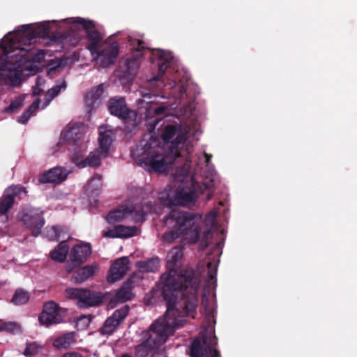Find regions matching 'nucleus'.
<instances>
[{
    "label": "nucleus",
    "mask_w": 357,
    "mask_h": 357,
    "mask_svg": "<svg viewBox=\"0 0 357 357\" xmlns=\"http://www.w3.org/2000/svg\"><path fill=\"white\" fill-rule=\"evenodd\" d=\"M181 248H172L167 255L169 271L160 277L159 287L167 307L179 310L181 313L191 314L195 318L198 305V290L200 279L192 268L178 271L176 264L183 257Z\"/></svg>",
    "instance_id": "1"
},
{
    "label": "nucleus",
    "mask_w": 357,
    "mask_h": 357,
    "mask_svg": "<svg viewBox=\"0 0 357 357\" xmlns=\"http://www.w3.org/2000/svg\"><path fill=\"white\" fill-rule=\"evenodd\" d=\"M189 314L167 307L162 317L158 318L147 331L142 333V342L135 347L136 357H146L153 349L164 344L174 331L185 323V317Z\"/></svg>",
    "instance_id": "2"
},
{
    "label": "nucleus",
    "mask_w": 357,
    "mask_h": 357,
    "mask_svg": "<svg viewBox=\"0 0 357 357\" xmlns=\"http://www.w3.org/2000/svg\"><path fill=\"white\" fill-rule=\"evenodd\" d=\"M202 215L199 213L172 210L166 217L165 223L172 229L163 234L165 241L172 243L181 235L191 243L200 238Z\"/></svg>",
    "instance_id": "3"
},
{
    "label": "nucleus",
    "mask_w": 357,
    "mask_h": 357,
    "mask_svg": "<svg viewBox=\"0 0 357 357\" xmlns=\"http://www.w3.org/2000/svg\"><path fill=\"white\" fill-rule=\"evenodd\" d=\"M160 142L157 137L151 136L143 146L140 160L144 164L149 172L164 173L167 171L168 166L174 163L180 153L170 152L163 154L159 146Z\"/></svg>",
    "instance_id": "4"
},
{
    "label": "nucleus",
    "mask_w": 357,
    "mask_h": 357,
    "mask_svg": "<svg viewBox=\"0 0 357 357\" xmlns=\"http://www.w3.org/2000/svg\"><path fill=\"white\" fill-rule=\"evenodd\" d=\"M206 188L204 184L197 182L193 176H190L189 180L181 184L172 197L169 196L165 204L169 206H184L192 204L197 199V193L202 192Z\"/></svg>",
    "instance_id": "5"
},
{
    "label": "nucleus",
    "mask_w": 357,
    "mask_h": 357,
    "mask_svg": "<svg viewBox=\"0 0 357 357\" xmlns=\"http://www.w3.org/2000/svg\"><path fill=\"white\" fill-rule=\"evenodd\" d=\"M16 41L10 40L9 45L3 47V52L7 59L15 57V62L18 67H21L28 62L40 63L45 58V53L42 50H37L30 47V45H25L26 47H20L15 46Z\"/></svg>",
    "instance_id": "6"
},
{
    "label": "nucleus",
    "mask_w": 357,
    "mask_h": 357,
    "mask_svg": "<svg viewBox=\"0 0 357 357\" xmlns=\"http://www.w3.org/2000/svg\"><path fill=\"white\" fill-rule=\"evenodd\" d=\"M66 295L70 299L77 300L79 308H87L99 305L102 302V295L86 289L70 288L66 290Z\"/></svg>",
    "instance_id": "7"
},
{
    "label": "nucleus",
    "mask_w": 357,
    "mask_h": 357,
    "mask_svg": "<svg viewBox=\"0 0 357 357\" xmlns=\"http://www.w3.org/2000/svg\"><path fill=\"white\" fill-rule=\"evenodd\" d=\"M108 109L112 115L123 120L125 123L132 127L137 126V113L128 108L123 98H111L108 101Z\"/></svg>",
    "instance_id": "8"
},
{
    "label": "nucleus",
    "mask_w": 357,
    "mask_h": 357,
    "mask_svg": "<svg viewBox=\"0 0 357 357\" xmlns=\"http://www.w3.org/2000/svg\"><path fill=\"white\" fill-rule=\"evenodd\" d=\"M17 39L24 45H31L36 38H45L50 33L49 26L45 24L22 25L17 31Z\"/></svg>",
    "instance_id": "9"
},
{
    "label": "nucleus",
    "mask_w": 357,
    "mask_h": 357,
    "mask_svg": "<svg viewBox=\"0 0 357 357\" xmlns=\"http://www.w3.org/2000/svg\"><path fill=\"white\" fill-rule=\"evenodd\" d=\"M128 42L132 47L130 54L126 60V66L128 74L132 75L139 67V59L144 56L146 47L145 43L141 40L128 37Z\"/></svg>",
    "instance_id": "10"
},
{
    "label": "nucleus",
    "mask_w": 357,
    "mask_h": 357,
    "mask_svg": "<svg viewBox=\"0 0 357 357\" xmlns=\"http://www.w3.org/2000/svg\"><path fill=\"white\" fill-rule=\"evenodd\" d=\"M73 24L75 26H80L86 31L88 40L87 49L90 51L92 56H95V52L100 48V43L102 40V37L100 33L96 29L94 22L91 20L79 18L75 21Z\"/></svg>",
    "instance_id": "11"
},
{
    "label": "nucleus",
    "mask_w": 357,
    "mask_h": 357,
    "mask_svg": "<svg viewBox=\"0 0 357 357\" xmlns=\"http://www.w3.org/2000/svg\"><path fill=\"white\" fill-rule=\"evenodd\" d=\"M162 139L165 143H171L170 152L180 153L179 146L184 144L187 137L178 124H169L166 126L162 134Z\"/></svg>",
    "instance_id": "12"
},
{
    "label": "nucleus",
    "mask_w": 357,
    "mask_h": 357,
    "mask_svg": "<svg viewBox=\"0 0 357 357\" xmlns=\"http://www.w3.org/2000/svg\"><path fill=\"white\" fill-rule=\"evenodd\" d=\"M43 212L39 208H30L24 213L22 220L26 227L31 230V235L37 237L41 233L45 224Z\"/></svg>",
    "instance_id": "13"
},
{
    "label": "nucleus",
    "mask_w": 357,
    "mask_h": 357,
    "mask_svg": "<svg viewBox=\"0 0 357 357\" xmlns=\"http://www.w3.org/2000/svg\"><path fill=\"white\" fill-rule=\"evenodd\" d=\"M38 320L40 324L46 326L60 323L62 321L61 307L54 301L45 303Z\"/></svg>",
    "instance_id": "14"
},
{
    "label": "nucleus",
    "mask_w": 357,
    "mask_h": 357,
    "mask_svg": "<svg viewBox=\"0 0 357 357\" xmlns=\"http://www.w3.org/2000/svg\"><path fill=\"white\" fill-rule=\"evenodd\" d=\"M119 45L116 43H113L109 45H105L100 47L97 52H95V56L99 66L101 68H107L115 62L116 57L119 55Z\"/></svg>",
    "instance_id": "15"
},
{
    "label": "nucleus",
    "mask_w": 357,
    "mask_h": 357,
    "mask_svg": "<svg viewBox=\"0 0 357 357\" xmlns=\"http://www.w3.org/2000/svg\"><path fill=\"white\" fill-rule=\"evenodd\" d=\"M129 307L124 305L120 309L116 310L112 316L108 317L103 326L100 328V333L102 335H112L125 319L129 312Z\"/></svg>",
    "instance_id": "16"
},
{
    "label": "nucleus",
    "mask_w": 357,
    "mask_h": 357,
    "mask_svg": "<svg viewBox=\"0 0 357 357\" xmlns=\"http://www.w3.org/2000/svg\"><path fill=\"white\" fill-rule=\"evenodd\" d=\"M91 246L89 243H82L73 246L70 254V259L73 266L70 267V265H69L68 271H71L74 267L85 262L88 257L91 254Z\"/></svg>",
    "instance_id": "17"
},
{
    "label": "nucleus",
    "mask_w": 357,
    "mask_h": 357,
    "mask_svg": "<svg viewBox=\"0 0 357 357\" xmlns=\"http://www.w3.org/2000/svg\"><path fill=\"white\" fill-rule=\"evenodd\" d=\"M69 172L64 167H56L43 172L39 177L40 183L60 184L65 181Z\"/></svg>",
    "instance_id": "18"
},
{
    "label": "nucleus",
    "mask_w": 357,
    "mask_h": 357,
    "mask_svg": "<svg viewBox=\"0 0 357 357\" xmlns=\"http://www.w3.org/2000/svg\"><path fill=\"white\" fill-rule=\"evenodd\" d=\"M129 259L126 257L116 259L111 265L109 275L107 280L109 282H115L120 280L129 270Z\"/></svg>",
    "instance_id": "19"
},
{
    "label": "nucleus",
    "mask_w": 357,
    "mask_h": 357,
    "mask_svg": "<svg viewBox=\"0 0 357 357\" xmlns=\"http://www.w3.org/2000/svg\"><path fill=\"white\" fill-rule=\"evenodd\" d=\"M140 280L137 274H132L126 282H123L121 287L117 291L116 298L122 302L130 301L132 298V289L135 283Z\"/></svg>",
    "instance_id": "20"
},
{
    "label": "nucleus",
    "mask_w": 357,
    "mask_h": 357,
    "mask_svg": "<svg viewBox=\"0 0 357 357\" xmlns=\"http://www.w3.org/2000/svg\"><path fill=\"white\" fill-rule=\"evenodd\" d=\"M11 63H13L15 57L12 59ZM14 63L17 66L15 62ZM19 67L15 68L14 69H9L8 71L1 70L0 71V82H3L6 84H9L12 86H17L21 84L22 79V70H18Z\"/></svg>",
    "instance_id": "21"
},
{
    "label": "nucleus",
    "mask_w": 357,
    "mask_h": 357,
    "mask_svg": "<svg viewBox=\"0 0 357 357\" xmlns=\"http://www.w3.org/2000/svg\"><path fill=\"white\" fill-rule=\"evenodd\" d=\"M154 55L158 59V74L156 77L153 79L155 81L160 80L162 76L165 75L166 70L167 69L169 64L173 59V56L170 52L158 50Z\"/></svg>",
    "instance_id": "22"
},
{
    "label": "nucleus",
    "mask_w": 357,
    "mask_h": 357,
    "mask_svg": "<svg viewBox=\"0 0 357 357\" xmlns=\"http://www.w3.org/2000/svg\"><path fill=\"white\" fill-rule=\"evenodd\" d=\"M77 334L75 332H68L63 334L62 335L56 337L53 345L57 349H68L71 345L76 342Z\"/></svg>",
    "instance_id": "23"
},
{
    "label": "nucleus",
    "mask_w": 357,
    "mask_h": 357,
    "mask_svg": "<svg viewBox=\"0 0 357 357\" xmlns=\"http://www.w3.org/2000/svg\"><path fill=\"white\" fill-rule=\"evenodd\" d=\"M98 268L94 265H86L77 270L73 275V279L77 283H82L93 276Z\"/></svg>",
    "instance_id": "24"
},
{
    "label": "nucleus",
    "mask_w": 357,
    "mask_h": 357,
    "mask_svg": "<svg viewBox=\"0 0 357 357\" xmlns=\"http://www.w3.org/2000/svg\"><path fill=\"white\" fill-rule=\"evenodd\" d=\"M69 252V246L66 241L61 242L50 252L52 260L62 263L65 261Z\"/></svg>",
    "instance_id": "25"
},
{
    "label": "nucleus",
    "mask_w": 357,
    "mask_h": 357,
    "mask_svg": "<svg viewBox=\"0 0 357 357\" xmlns=\"http://www.w3.org/2000/svg\"><path fill=\"white\" fill-rule=\"evenodd\" d=\"M15 188L13 195H7L0 200V213L5 215L13 206L15 202V196L19 192Z\"/></svg>",
    "instance_id": "26"
},
{
    "label": "nucleus",
    "mask_w": 357,
    "mask_h": 357,
    "mask_svg": "<svg viewBox=\"0 0 357 357\" xmlns=\"http://www.w3.org/2000/svg\"><path fill=\"white\" fill-rule=\"evenodd\" d=\"M132 211L129 210L127 208L123 209H117L109 212L106 217V220L109 223H114L119 222L126 218V216L131 213Z\"/></svg>",
    "instance_id": "27"
},
{
    "label": "nucleus",
    "mask_w": 357,
    "mask_h": 357,
    "mask_svg": "<svg viewBox=\"0 0 357 357\" xmlns=\"http://www.w3.org/2000/svg\"><path fill=\"white\" fill-rule=\"evenodd\" d=\"M98 142L101 152L107 155L112 143L111 134L108 132H100Z\"/></svg>",
    "instance_id": "28"
},
{
    "label": "nucleus",
    "mask_w": 357,
    "mask_h": 357,
    "mask_svg": "<svg viewBox=\"0 0 357 357\" xmlns=\"http://www.w3.org/2000/svg\"><path fill=\"white\" fill-rule=\"evenodd\" d=\"M118 238H129L137 234V227L136 226L116 225Z\"/></svg>",
    "instance_id": "29"
},
{
    "label": "nucleus",
    "mask_w": 357,
    "mask_h": 357,
    "mask_svg": "<svg viewBox=\"0 0 357 357\" xmlns=\"http://www.w3.org/2000/svg\"><path fill=\"white\" fill-rule=\"evenodd\" d=\"M100 165V157L98 153L91 152L79 165L80 167L89 166L96 167Z\"/></svg>",
    "instance_id": "30"
},
{
    "label": "nucleus",
    "mask_w": 357,
    "mask_h": 357,
    "mask_svg": "<svg viewBox=\"0 0 357 357\" xmlns=\"http://www.w3.org/2000/svg\"><path fill=\"white\" fill-rule=\"evenodd\" d=\"M29 300V294L27 291L22 289H17L12 298L11 302L15 305H23Z\"/></svg>",
    "instance_id": "31"
},
{
    "label": "nucleus",
    "mask_w": 357,
    "mask_h": 357,
    "mask_svg": "<svg viewBox=\"0 0 357 357\" xmlns=\"http://www.w3.org/2000/svg\"><path fill=\"white\" fill-rule=\"evenodd\" d=\"M52 231L54 233V235L51 236L52 240L59 241L62 239V241H65L69 238L68 234L67 228L61 226V225H55L52 227Z\"/></svg>",
    "instance_id": "32"
},
{
    "label": "nucleus",
    "mask_w": 357,
    "mask_h": 357,
    "mask_svg": "<svg viewBox=\"0 0 357 357\" xmlns=\"http://www.w3.org/2000/svg\"><path fill=\"white\" fill-rule=\"evenodd\" d=\"M139 267L146 272H155L159 267V261L157 259H150L139 263Z\"/></svg>",
    "instance_id": "33"
},
{
    "label": "nucleus",
    "mask_w": 357,
    "mask_h": 357,
    "mask_svg": "<svg viewBox=\"0 0 357 357\" xmlns=\"http://www.w3.org/2000/svg\"><path fill=\"white\" fill-rule=\"evenodd\" d=\"M190 166L185 163L183 166L177 167L175 172L176 179L180 181L182 184L185 183V179L189 177Z\"/></svg>",
    "instance_id": "34"
},
{
    "label": "nucleus",
    "mask_w": 357,
    "mask_h": 357,
    "mask_svg": "<svg viewBox=\"0 0 357 357\" xmlns=\"http://www.w3.org/2000/svg\"><path fill=\"white\" fill-rule=\"evenodd\" d=\"M218 266L213 261L207 263V282L211 284H216Z\"/></svg>",
    "instance_id": "35"
},
{
    "label": "nucleus",
    "mask_w": 357,
    "mask_h": 357,
    "mask_svg": "<svg viewBox=\"0 0 357 357\" xmlns=\"http://www.w3.org/2000/svg\"><path fill=\"white\" fill-rule=\"evenodd\" d=\"M6 331L11 333H15L21 331L20 326L15 322H1L0 321V331Z\"/></svg>",
    "instance_id": "36"
},
{
    "label": "nucleus",
    "mask_w": 357,
    "mask_h": 357,
    "mask_svg": "<svg viewBox=\"0 0 357 357\" xmlns=\"http://www.w3.org/2000/svg\"><path fill=\"white\" fill-rule=\"evenodd\" d=\"M66 82L63 80L61 84H56L52 87L47 91L46 98L48 102H50L54 97H56L61 91V89H66Z\"/></svg>",
    "instance_id": "37"
},
{
    "label": "nucleus",
    "mask_w": 357,
    "mask_h": 357,
    "mask_svg": "<svg viewBox=\"0 0 357 357\" xmlns=\"http://www.w3.org/2000/svg\"><path fill=\"white\" fill-rule=\"evenodd\" d=\"M202 307L204 308V313L207 318L213 317V310L210 306V302L208 298L203 296L202 300Z\"/></svg>",
    "instance_id": "38"
},
{
    "label": "nucleus",
    "mask_w": 357,
    "mask_h": 357,
    "mask_svg": "<svg viewBox=\"0 0 357 357\" xmlns=\"http://www.w3.org/2000/svg\"><path fill=\"white\" fill-rule=\"evenodd\" d=\"M23 104V100L18 97L10 102L9 106L5 109L6 112L13 113L15 112L18 108L21 107Z\"/></svg>",
    "instance_id": "39"
},
{
    "label": "nucleus",
    "mask_w": 357,
    "mask_h": 357,
    "mask_svg": "<svg viewBox=\"0 0 357 357\" xmlns=\"http://www.w3.org/2000/svg\"><path fill=\"white\" fill-rule=\"evenodd\" d=\"M39 349L40 347L36 343H30L26 345V347L24 351V354L26 356L36 355L39 352Z\"/></svg>",
    "instance_id": "40"
},
{
    "label": "nucleus",
    "mask_w": 357,
    "mask_h": 357,
    "mask_svg": "<svg viewBox=\"0 0 357 357\" xmlns=\"http://www.w3.org/2000/svg\"><path fill=\"white\" fill-rule=\"evenodd\" d=\"M201 351V344L199 340H195L191 347V357H199Z\"/></svg>",
    "instance_id": "41"
},
{
    "label": "nucleus",
    "mask_w": 357,
    "mask_h": 357,
    "mask_svg": "<svg viewBox=\"0 0 357 357\" xmlns=\"http://www.w3.org/2000/svg\"><path fill=\"white\" fill-rule=\"evenodd\" d=\"M212 238V233L210 229H207L205 231L202 235V238L201 239V245L206 248L209 245V240Z\"/></svg>",
    "instance_id": "42"
},
{
    "label": "nucleus",
    "mask_w": 357,
    "mask_h": 357,
    "mask_svg": "<svg viewBox=\"0 0 357 357\" xmlns=\"http://www.w3.org/2000/svg\"><path fill=\"white\" fill-rule=\"evenodd\" d=\"M91 321V315H84L79 318L77 322V326H82L83 328H86Z\"/></svg>",
    "instance_id": "43"
},
{
    "label": "nucleus",
    "mask_w": 357,
    "mask_h": 357,
    "mask_svg": "<svg viewBox=\"0 0 357 357\" xmlns=\"http://www.w3.org/2000/svg\"><path fill=\"white\" fill-rule=\"evenodd\" d=\"M218 343V339L215 336H214L213 338H211L210 340V343H209V345H208V349L211 350V351L212 352V357H221L220 356V352L213 349H211V347H215L216 346Z\"/></svg>",
    "instance_id": "44"
},
{
    "label": "nucleus",
    "mask_w": 357,
    "mask_h": 357,
    "mask_svg": "<svg viewBox=\"0 0 357 357\" xmlns=\"http://www.w3.org/2000/svg\"><path fill=\"white\" fill-rule=\"evenodd\" d=\"M134 218L137 222H144L146 219V212L142 208L135 210Z\"/></svg>",
    "instance_id": "45"
},
{
    "label": "nucleus",
    "mask_w": 357,
    "mask_h": 357,
    "mask_svg": "<svg viewBox=\"0 0 357 357\" xmlns=\"http://www.w3.org/2000/svg\"><path fill=\"white\" fill-rule=\"evenodd\" d=\"M40 103V100L37 98L35 100L33 103L29 107V108L26 110L31 116H32L36 111L39 107Z\"/></svg>",
    "instance_id": "46"
},
{
    "label": "nucleus",
    "mask_w": 357,
    "mask_h": 357,
    "mask_svg": "<svg viewBox=\"0 0 357 357\" xmlns=\"http://www.w3.org/2000/svg\"><path fill=\"white\" fill-rule=\"evenodd\" d=\"M117 234L118 232L116 225L113 229H110L107 231H103L102 232V236L107 238H118Z\"/></svg>",
    "instance_id": "47"
},
{
    "label": "nucleus",
    "mask_w": 357,
    "mask_h": 357,
    "mask_svg": "<svg viewBox=\"0 0 357 357\" xmlns=\"http://www.w3.org/2000/svg\"><path fill=\"white\" fill-rule=\"evenodd\" d=\"M102 176L99 174H95L91 179L89 185H93V183L97 185L98 188H100L102 186L101 183Z\"/></svg>",
    "instance_id": "48"
},
{
    "label": "nucleus",
    "mask_w": 357,
    "mask_h": 357,
    "mask_svg": "<svg viewBox=\"0 0 357 357\" xmlns=\"http://www.w3.org/2000/svg\"><path fill=\"white\" fill-rule=\"evenodd\" d=\"M31 116L26 112L25 111L19 118L18 119V122L22 123V124H24L26 123L29 118L31 117Z\"/></svg>",
    "instance_id": "49"
},
{
    "label": "nucleus",
    "mask_w": 357,
    "mask_h": 357,
    "mask_svg": "<svg viewBox=\"0 0 357 357\" xmlns=\"http://www.w3.org/2000/svg\"><path fill=\"white\" fill-rule=\"evenodd\" d=\"M167 109V107L165 106H159L154 109V114L156 116L164 115Z\"/></svg>",
    "instance_id": "50"
},
{
    "label": "nucleus",
    "mask_w": 357,
    "mask_h": 357,
    "mask_svg": "<svg viewBox=\"0 0 357 357\" xmlns=\"http://www.w3.org/2000/svg\"><path fill=\"white\" fill-rule=\"evenodd\" d=\"M61 357H84L83 355L79 352L69 351L64 354Z\"/></svg>",
    "instance_id": "51"
},
{
    "label": "nucleus",
    "mask_w": 357,
    "mask_h": 357,
    "mask_svg": "<svg viewBox=\"0 0 357 357\" xmlns=\"http://www.w3.org/2000/svg\"><path fill=\"white\" fill-rule=\"evenodd\" d=\"M204 158H205L206 163L207 165H208L210 161H211V160L212 155L211 154L207 153H204Z\"/></svg>",
    "instance_id": "52"
},
{
    "label": "nucleus",
    "mask_w": 357,
    "mask_h": 357,
    "mask_svg": "<svg viewBox=\"0 0 357 357\" xmlns=\"http://www.w3.org/2000/svg\"><path fill=\"white\" fill-rule=\"evenodd\" d=\"M42 90L38 87H36L34 89H33V96H38L40 94Z\"/></svg>",
    "instance_id": "53"
},
{
    "label": "nucleus",
    "mask_w": 357,
    "mask_h": 357,
    "mask_svg": "<svg viewBox=\"0 0 357 357\" xmlns=\"http://www.w3.org/2000/svg\"><path fill=\"white\" fill-rule=\"evenodd\" d=\"M176 81H173L172 83H170V88L174 87L176 86Z\"/></svg>",
    "instance_id": "54"
},
{
    "label": "nucleus",
    "mask_w": 357,
    "mask_h": 357,
    "mask_svg": "<svg viewBox=\"0 0 357 357\" xmlns=\"http://www.w3.org/2000/svg\"><path fill=\"white\" fill-rule=\"evenodd\" d=\"M99 95H100V94H97V95L93 94V93L91 94V97H92L93 98H98V96H99Z\"/></svg>",
    "instance_id": "55"
},
{
    "label": "nucleus",
    "mask_w": 357,
    "mask_h": 357,
    "mask_svg": "<svg viewBox=\"0 0 357 357\" xmlns=\"http://www.w3.org/2000/svg\"><path fill=\"white\" fill-rule=\"evenodd\" d=\"M157 123H158V121H155V123L153 125L151 126V129L152 130H154L155 128V126H156Z\"/></svg>",
    "instance_id": "56"
},
{
    "label": "nucleus",
    "mask_w": 357,
    "mask_h": 357,
    "mask_svg": "<svg viewBox=\"0 0 357 357\" xmlns=\"http://www.w3.org/2000/svg\"><path fill=\"white\" fill-rule=\"evenodd\" d=\"M121 357H131L129 354H125L121 356Z\"/></svg>",
    "instance_id": "57"
},
{
    "label": "nucleus",
    "mask_w": 357,
    "mask_h": 357,
    "mask_svg": "<svg viewBox=\"0 0 357 357\" xmlns=\"http://www.w3.org/2000/svg\"><path fill=\"white\" fill-rule=\"evenodd\" d=\"M203 342H204V344H206V339H204V340H203Z\"/></svg>",
    "instance_id": "58"
}]
</instances>
